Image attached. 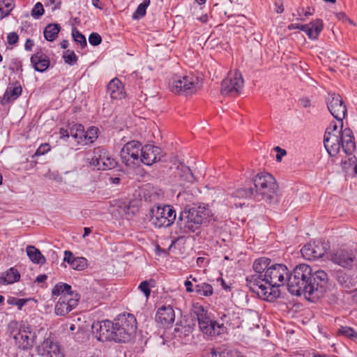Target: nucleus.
<instances>
[{
	"label": "nucleus",
	"instance_id": "f257e3e1",
	"mask_svg": "<svg viewBox=\"0 0 357 357\" xmlns=\"http://www.w3.org/2000/svg\"><path fill=\"white\" fill-rule=\"evenodd\" d=\"M252 268L255 274L245 279L250 290L269 301L279 297L278 288L287 282L289 275L287 267L282 264H271L269 258L260 257L253 262Z\"/></svg>",
	"mask_w": 357,
	"mask_h": 357
},
{
	"label": "nucleus",
	"instance_id": "f03ea898",
	"mask_svg": "<svg viewBox=\"0 0 357 357\" xmlns=\"http://www.w3.org/2000/svg\"><path fill=\"white\" fill-rule=\"evenodd\" d=\"M328 281V275L324 271L301 264L289 273L287 287L292 295H303L307 301L315 303L326 294Z\"/></svg>",
	"mask_w": 357,
	"mask_h": 357
},
{
	"label": "nucleus",
	"instance_id": "7ed1b4c3",
	"mask_svg": "<svg viewBox=\"0 0 357 357\" xmlns=\"http://www.w3.org/2000/svg\"><path fill=\"white\" fill-rule=\"evenodd\" d=\"M143 197L145 202L155 203L145 214V221L158 228L169 227L174 222L176 217V211L171 205L161 206L157 204L156 202L160 199V195L153 189H144Z\"/></svg>",
	"mask_w": 357,
	"mask_h": 357
},
{
	"label": "nucleus",
	"instance_id": "20e7f679",
	"mask_svg": "<svg viewBox=\"0 0 357 357\" xmlns=\"http://www.w3.org/2000/svg\"><path fill=\"white\" fill-rule=\"evenodd\" d=\"M211 216V211L206 206H186L179 213L176 224L183 234L195 232Z\"/></svg>",
	"mask_w": 357,
	"mask_h": 357
},
{
	"label": "nucleus",
	"instance_id": "39448f33",
	"mask_svg": "<svg viewBox=\"0 0 357 357\" xmlns=\"http://www.w3.org/2000/svg\"><path fill=\"white\" fill-rule=\"evenodd\" d=\"M251 182L254 188V199L264 200L268 203L277 201L278 184L272 175L268 173L257 174Z\"/></svg>",
	"mask_w": 357,
	"mask_h": 357
},
{
	"label": "nucleus",
	"instance_id": "423d86ee",
	"mask_svg": "<svg viewBox=\"0 0 357 357\" xmlns=\"http://www.w3.org/2000/svg\"><path fill=\"white\" fill-rule=\"evenodd\" d=\"M114 341L126 343L131 341L136 333L137 321L130 314H120L114 321Z\"/></svg>",
	"mask_w": 357,
	"mask_h": 357
},
{
	"label": "nucleus",
	"instance_id": "0eeeda50",
	"mask_svg": "<svg viewBox=\"0 0 357 357\" xmlns=\"http://www.w3.org/2000/svg\"><path fill=\"white\" fill-rule=\"evenodd\" d=\"M199 77L194 75L176 76L169 82V88L174 93L185 96L195 93L199 89Z\"/></svg>",
	"mask_w": 357,
	"mask_h": 357
},
{
	"label": "nucleus",
	"instance_id": "6e6552de",
	"mask_svg": "<svg viewBox=\"0 0 357 357\" xmlns=\"http://www.w3.org/2000/svg\"><path fill=\"white\" fill-rule=\"evenodd\" d=\"M196 313L199 327L204 334L215 336L223 333L225 330L224 324H219L216 321L212 320L202 306L197 309Z\"/></svg>",
	"mask_w": 357,
	"mask_h": 357
},
{
	"label": "nucleus",
	"instance_id": "1a4fd4ad",
	"mask_svg": "<svg viewBox=\"0 0 357 357\" xmlns=\"http://www.w3.org/2000/svg\"><path fill=\"white\" fill-rule=\"evenodd\" d=\"M17 347L22 350H28L33 347L36 335L31 327L24 324H20L16 331L11 332Z\"/></svg>",
	"mask_w": 357,
	"mask_h": 357
},
{
	"label": "nucleus",
	"instance_id": "9d476101",
	"mask_svg": "<svg viewBox=\"0 0 357 357\" xmlns=\"http://www.w3.org/2000/svg\"><path fill=\"white\" fill-rule=\"evenodd\" d=\"M243 85L244 80L241 73L238 70L230 71L222 82L221 93L223 96H236L239 94Z\"/></svg>",
	"mask_w": 357,
	"mask_h": 357
},
{
	"label": "nucleus",
	"instance_id": "9b49d317",
	"mask_svg": "<svg viewBox=\"0 0 357 357\" xmlns=\"http://www.w3.org/2000/svg\"><path fill=\"white\" fill-rule=\"evenodd\" d=\"M93 155L87 158L91 165L98 170L112 169L116 167L117 162L112 158L107 151L102 147H96L93 149Z\"/></svg>",
	"mask_w": 357,
	"mask_h": 357
},
{
	"label": "nucleus",
	"instance_id": "f8f14e48",
	"mask_svg": "<svg viewBox=\"0 0 357 357\" xmlns=\"http://www.w3.org/2000/svg\"><path fill=\"white\" fill-rule=\"evenodd\" d=\"M142 144L138 141H130L126 143L121 149L120 157L122 162L128 167L139 165Z\"/></svg>",
	"mask_w": 357,
	"mask_h": 357
},
{
	"label": "nucleus",
	"instance_id": "ddd939ff",
	"mask_svg": "<svg viewBox=\"0 0 357 357\" xmlns=\"http://www.w3.org/2000/svg\"><path fill=\"white\" fill-rule=\"evenodd\" d=\"M93 335L101 342L114 341V321L103 320L95 321L91 326Z\"/></svg>",
	"mask_w": 357,
	"mask_h": 357
},
{
	"label": "nucleus",
	"instance_id": "4468645a",
	"mask_svg": "<svg viewBox=\"0 0 357 357\" xmlns=\"http://www.w3.org/2000/svg\"><path fill=\"white\" fill-rule=\"evenodd\" d=\"M327 106L331 114L342 124V120L347 114V107L339 94L331 93L327 100ZM342 128V125H341Z\"/></svg>",
	"mask_w": 357,
	"mask_h": 357
},
{
	"label": "nucleus",
	"instance_id": "2eb2a0df",
	"mask_svg": "<svg viewBox=\"0 0 357 357\" xmlns=\"http://www.w3.org/2000/svg\"><path fill=\"white\" fill-rule=\"evenodd\" d=\"M329 249V246L321 241H314L305 244L301 252L302 256L307 260H314L324 255Z\"/></svg>",
	"mask_w": 357,
	"mask_h": 357
},
{
	"label": "nucleus",
	"instance_id": "dca6fc26",
	"mask_svg": "<svg viewBox=\"0 0 357 357\" xmlns=\"http://www.w3.org/2000/svg\"><path fill=\"white\" fill-rule=\"evenodd\" d=\"M162 149L153 144H146L142 146L140 162L146 165H151L153 163L160 161L163 157Z\"/></svg>",
	"mask_w": 357,
	"mask_h": 357
},
{
	"label": "nucleus",
	"instance_id": "f3484780",
	"mask_svg": "<svg viewBox=\"0 0 357 357\" xmlns=\"http://www.w3.org/2000/svg\"><path fill=\"white\" fill-rule=\"evenodd\" d=\"M331 127H328L326 130L324 137V144L328 153L332 156H335L341 148L340 131L337 133H332Z\"/></svg>",
	"mask_w": 357,
	"mask_h": 357
},
{
	"label": "nucleus",
	"instance_id": "a211bd4d",
	"mask_svg": "<svg viewBox=\"0 0 357 357\" xmlns=\"http://www.w3.org/2000/svg\"><path fill=\"white\" fill-rule=\"evenodd\" d=\"M324 28L322 20L317 19L308 24H291L288 26L289 30L298 29L305 31L309 38L315 40Z\"/></svg>",
	"mask_w": 357,
	"mask_h": 357
},
{
	"label": "nucleus",
	"instance_id": "6ab92c4d",
	"mask_svg": "<svg viewBox=\"0 0 357 357\" xmlns=\"http://www.w3.org/2000/svg\"><path fill=\"white\" fill-rule=\"evenodd\" d=\"M331 260L344 268H351L356 261V255L352 250H338L331 255Z\"/></svg>",
	"mask_w": 357,
	"mask_h": 357
},
{
	"label": "nucleus",
	"instance_id": "aec40b11",
	"mask_svg": "<svg viewBox=\"0 0 357 357\" xmlns=\"http://www.w3.org/2000/svg\"><path fill=\"white\" fill-rule=\"evenodd\" d=\"M79 300V295H73L72 297H68V296L60 297L55 306V313L60 316L67 314L77 305Z\"/></svg>",
	"mask_w": 357,
	"mask_h": 357
},
{
	"label": "nucleus",
	"instance_id": "412c9836",
	"mask_svg": "<svg viewBox=\"0 0 357 357\" xmlns=\"http://www.w3.org/2000/svg\"><path fill=\"white\" fill-rule=\"evenodd\" d=\"M174 174L176 181L181 186H185L188 183H192L195 180L190 167L183 163H180L177 166Z\"/></svg>",
	"mask_w": 357,
	"mask_h": 357
},
{
	"label": "nucleus",
	"instance_id": "4be33fe9",
	"mask_svg": "<svg viewBox=\"0 0 357 357\" xmlns=\"http://www.w3.org/2000/svg\"><path fill=\"white\" fill-rule=\"evenodd\" d=\"M341 147L344 152L351 155L356 149V143L352 131L349 128H345L340 131Z\"/></svg>",
	"mask_w": 357,
	"mask_h": 357
},
{
	"label": "nucleus",
	"instance_id": "5701e85b",
	"mask_svg": "<svg viewBox=\"0 0 357 357\" xmlns=\"http://www.w3.org/2000/svg\"><path fill=\"white\" fill-rule=\"evenodd\" d=\"M175 314L173 308L170 306H162L160 307L155 315V320L163 326H167L174 322Z\"/></svg>",
	"mask_w": 357,
	"mask_h": 357
},
{
	"label": "nucleus",
	"instance_id": "b1692460",
	"mask_svg": "<svg viewBox=\"0 0 357 357\" xmlns=\"http://www.w3.org/2000/svg\"><path fill=\"white\" fill-rule=\"evenodd\" d=\"M31 62L34 69L41 73L45 71L50 64L48 56L42 52H38L33 54L31 57Z\"/></svg>",
	"mask_w": 357,
	"mask_h": 357
},
{
	"label": "nucleus",
	"instance_id": "393cba45",
	"mask_svg": "<svg viewBox=\"0 0 357 357\" xmlns=\"http://www.w3.org/2000/svg\"><path fill=\"white\" fill-rule=\"evenodd\" d=\"M107 91L112 99L119 100L125 96L123 86L117 78H114L109 82L107 85Z\"/></svg>",
	"mask_w": 357,
	"mask_h": 357
},
{
	"label": "nucleus",
	"instance_id": "a878e982",
	"mask_svg": "<svg viewBox=\"0 0 357 357\" xmlns=\"http://www.w3.org/2000/svg\"><path fill=\"white\" fill-rule=\"evenodd\" d=\"M22 89L20 84L8 86L1 99L2 104L9 103L16 100L22 93Z\"/></svg>",
	"mask_w": 357,
	"mask_h": 357
},
{
	"label": "nucleus",
	"instance_id": "bb28decb",
	"mask_svg": "<svg viewBox=\"0 0 357 357\" xmlns=\"http://www.w3.org/2000/svg\"><path fill=\"white\" fill-rule=\"evenodd\" d=\"M52 296L63 297L68 296V297H72L73 295H78L77 293L74 292L71 289V286L63 282L57 283L52 290Z\"/></svg>",
	"mask_w": 357,
	"mask_h": 357
},
{
	"label": "nucleus",
	"instance_id": "cd10ccee",
	"mask_svg": "<svg viewBox=\"0 0 357 357\" xmlns=\"http://www.w3.org/2000/svg\"><path fill=\"white\" fill-rule=\"evenodd\" d=\"M337 280L347 290H351L356 287V281L345 273L340 271L337 273Z\"/></svg>",
	"mask_w": 357,
	"mask_h": 357
},
{
	"label": "nucleus",
	"instance_id": "c85d7f7f",
	"mask_svg": "<svg viewBox=\"0 0 357 357\" xmlns=\"http://www.w3.org/2000/svg\"><path fill=\"white\" fill-rule=\"evenodd\" d=\"M20 278V275L17 270L14 268H10L0 276V283L3 284H12L18 281Z\"/></svg>",
	"mask_w": 357,
	"mask_h": 357
},
{
	"label": "nucleus",
	"instance_id": "c756f323",
	"mask_svg": "<svg viewBox=\"0 0 357 357\" xmlns=\"http://www.w3.org/2000/svg\"><path fill=\"white\" fill-rule=\"evenodd\" d=\"M26 253L31 261L35 264H44L46 261L45 257L41 254L40 251L34 246H27Z\"/></svg>",
	"mask_w": 357,
	"mask_h": 357
},
{
	"label": "nucleus",
	"instance_id": "7c9ffc66",
	"mask_svg": "<svg viewBox=\"0 0 357 357\" xmlns=\"http://www.w3.org/2000/svg\"><path fill=\"white\" fill-rule=\"evenodd\" d=\"M61 26L58 24H50L44 30L45 38L48 41L54 40L58 36V33L60 31Z\"/></svg>",
	"mask_w": 357,
	"mask_h": 357
},
{
	"label": "nucleus",
	"instance_id": "2f4dec72",
	"mask_svg": "<svg viewBox=\"0 0 357 357\" xmlns=\"http://www.w3.org/2000/svg\"><path fill=\"white\" fill-rule=\"evenodd\" d=\"M233 195L236 198H252L254 199V188L250 181L248 186L236 190Z\"/></svg>",
	"mask_w": 357,
	"mask_h": 357
},
{
	"label": "nucleus",
	"instance_id": "473e14b6",
	"mask_svg": "<svg viewBox=\"0 0 357 357\" xmlns=\"http://www.w3.org/2000/svg\"><path fill=\"white\" fill-rule=\"evenodd\" d=\"M195 291L199 296L208 297L213 294V289L211 284L201 282L195 284Z\"/></svg>",
	"mask_w": 357,
	"mask_h": 357
},
{
	"label": "nucleus",
	"instance_id": "72a5a7b5",
	"mask_svg": "<svg viewBox=\"0 0 357 357\" xmlns=\"http://www.w3.org/2000/svg\"><path fill=\"white\" fill-rule=\"evenodd\" d=\"M58 346L56 343L53 342L50 339H46L43 341L41 346L38 347V351L40 355L47 357L49 355V351L53 350L54 347Z\"/></svg>",
	"mask_w": 357,
	"mask_h": 357
},
{
	"label": "nucleus",
	"instance_id": "f704fd0d",
	"mask_svg": "<svg viewBox=\"0 0 357 357\" xmlns=\"http://www.w3.org/2000/svg\"><path fill=\"white\" fill-rule=\"evenodd\" d=\"M15 3L13 0H0V12L1 17L8 16L14 8Z\"/></svg>",
	"mask_w": 357,
	"mask_h": 357
},
{
	"label": "nucleus",
	"instance_id": "c9c22d12",
	"mask_svg": "<svg viewBox=\"0 0 357 357\" xmlns=\"http://www.w3.org/2000/svg\"><path fill=\"white\" fill-rule=\"evenodd\" d=\"M98 128L94 126L90 127L84 132V138L86 144H92L98 138Z\"/></svg>",
	"mask_w": 357,
	"mask_h": 357
},
{
	"label": "nucleus",
	"instance_id": "e433bc0d",
	"mask_svg": "<svg viewBox=\"0 0 357 357\" xmlns=\"http://www.w3.org/2000/svg\"><path fill=\"white\" fill-rule=\"evenodd\" d=\"M84 126L81 124L74 125L70 130V135L75 139L78 143L79 140L84 137Z\"/></svg>",
	"mask_w": 357,
	"mask_h": 357
},
{
	"label": "nucleus",
	"instance_id": "4c0bfd02",
	"mask_svg": "<svg viewBox=\"0 0 357 357\" xmlns=\"http://www.w3.org/2000/svg\"><path fill=\"white\" fill-rule=\"evenodd\" d=\"M150 3V0H144V1L137 6L136 10L132 15V18L139 19L145 16L146 8L149 6Z\"/></svg>",
	"mask_w": 357,
	"mask_h": 357
},
{
	"label": "nucleus",
	"instance_id": "58836bf2",
	"mask_svg": "<svg viewBox=\"0 0 357 357\" xmlns=\"http://www.w3.org/2000/svg\"><path fill=\"white\" fill-rule=\"evenodd\" d=\"M72 36L75 42L79 43L82 48L86 47L87 43L85 36L76 28L72 30Z\"/></svg>",
	"mask_w": 357,
	"mask_h": 357
},
{
	"label": "nucleus",
	"instance_id": "ea45409f",
	"mask_svg": "<svg viewBox=\"0 0 357 357\" xmlns=\"http://www.w3.org/2000/svg\"><path fill=\"white\" fill-rule=\"evenodd\" d=\"M338 333L353 340L357 339V333L352 328L348 326H341Z\"/></svg>",
	"mask_w": 357,
	"mask_h": 357
},
{
	"label": "nucleus",
	"instance_id": "a19ab883",
	"mask_svg": "<svg viewBox=\"0 0 357 357\" xmlns=\"http://www.w3.org/2000/svg\"><path fill=\"white\" fill-rule=\"evenodd\" d=\"M71 267L77 271H82L87 267V260L84 257H76Z\"/></svg>",
	"mask_w": 357,
	"mask_h": 357
},
{
	"label": "nucleus",
	"instance_id": "79ce46f5",
	"mask_svg": "<svg viewBox=\"0 0 357 357\" xmlns=\"http://www.w3.org/2000/svg\"><path fill=\"white\" fill-rule=\"evenodd\" d=\"M63 58L66 63L71 66L75 64L77 61V56L74 51L70 50L64 52Z\"/></svg>",
	"mask_w": 357,
	"mask_h": 357
},
{
	"label": "nucleus",
	"instance_id": "37998d69",
	"mask_svg": "<svg viewBox=\"0 0 357 357\" xmlns=\"http://www.w3.org/2000/svg\"><path fill=\"white\" fill-rule=\"evenodd\" d=\"M31 16L35 19H39L44 14L43 6L40 2L36 3L31 12Z\"/></svg>",
	"mask_w": 357,
	"mask_h": 357
},
{
	"label": "nucleus",
	"instance_id": "c03bdc74",
	"mask_svg": "<svg viewBox=\"0 0 357 357\" xmlns=\"http://www.w3.org/2000/svg\"><path fill=\"white\" fill-rule=\"evenodd\" d=\"M28 299L17 298L15 297H10L7 300V303L9 305H16L18 310H21L22 307L27 303Z\"/></svg>",
	"mask_w": 357,
	"mask_h": 357
},
{
	"label": "nucleus",
	"instance_id": "a18cd8bd",
	"mask_svg": "<svg viewBox=\"0 0 357 357\" xmlns=\"http://www.w3.org/2000/svg\"><path fill=\"white\" fill-rule=\"evenodd\" d=\"M50 150V146L49 144H47V143L43 144L38 148V149L36 150L35 153L32 155V158H34L39 155H43L45 154L46 153H47Z\"/></svg>",
	"mask_w": 357,
	"mask_h": 357
},
{
	"label": "nucleus",
	"instance_id": "49530a36",
	"mask_svg": "<svg viewBox=\"0 0 357 357\" xmlns=\"http://www.w3.org/2000/svg\"><path fill=\"white\" fill-rule=\"evenodd\" d=\"M89 41L91 45L97 46L101 43L102 38L98 33H92L89 35Z\"/></svg>",
	"mask_w": 357,
	"mask_h": 357
},
{
	"label": "nucleus",
	"instance_id": "de8ad7c7",
	"mask_svg": "<svg viewBox=\"0 0 357 357\" xmlns=\"http://www.w3.org/2000/svg\"><path fill=\"white\" fill-rule=\"evenodd\" d=\"M344 167L347 168V165H354V172L357 174V158L355 155H352L348 158V161L343 162Z\"/></svg>",
	"mask_w": 357,
	"mask_h": 357
},
{
	"label": "nucleus",
	"instance_id": "09e8293b",
	"mask_svg": "<svg viewBox=\"0 0 357 357\" xmlns=\"http://www.w3.org/2000/svg\"><path fill=\"white\" fill-rule=\"evenodd\" d=\"M138 288L144 294L146 298H148L151 294V289L149 287V283L148 281L145 280L142 282Z\"/></svg>",
	"mask_w": 357,
	"mask_h": 357
},
{
	"label": "nucleus",
	"instance_id": "8fccbe9b",
	"mask_svg": "<svg viewBox=\"0 0 357 357\" xmlns=\"http://www.w3.org/2000/svg\"><path fill=\"white\" fill-rule=\"evenodd\" d=\"M45 6H52V10H55L61 8V0H45Z\"/></svg>",
	"mask_w": 357,
	"mask_h": 357
},
{
	"label": "nucleus",
	"instance_id": "3c124183",
	"mask_svg": "<svg viewBox=\"0 0 357 357\" xmlns=\"http://www.w3.org/2000/svg\"><path fill=\"white\" fill-rule=\"evenodd\" d=\"M19 40V36L15 32H11L7 36V40L9 45H15Z\"/></svg>",
	"mask_w": 357,
	"mask_h": 357
},
{
	"label": "nucleus",
	"instance_id": "603ef678",
	"mask_svg": "<svg viewBox=\"0 0 357 357\" xmlns=\"http://www.w3.org/2000/svg\"><path fill=\"white\" fill-rule=\"evenodd\" d=\"M75 258L76 257H74L72 252L69 250H66L64 252L63 261L68 262L70 266L73 264V262L74 261Z\"/></svg>",
	"mask_w": 357,
	"mask_h": 357
},
{
	"label": "nucleus",
	"instance_id": "864d4df0",
	"mask_svg": "<svg viewBox=\"0 0 357 357\" xmlns=\"http://www.w3.org/2000/svg\"><path fill=\"white\" fill-rule=\"evenodd\" d=\"M275 151L277 152L276 155V160L281 161L282 156H284L287 154V151L284 149H282L280 146H276L274 148Z\"/></svg>",
	"mask_w": 357,
	"mask_h": 357
},
{
	"label": "nucleus",
	"instance_id": "5fc2aeb1",
	"mask_svg": "<svg viewBox=\"0 0 357 357\" xmlns=\"http://www.w3.org/2000/svg\"><path fill=\"white\" fill-rule=\"evenodd\" d=\"M126 213L128 215H134L137 211V207L135 206L132 203L125 206Z\"/></svg>",
	"mask_w": 357,
	"mask_h": 357
},
{
	"label": "nucleus",
	"instance_id": "6e6d98bb",
	"mask_svg": "<svg viewBox=\"0 0 357 357\" xmlns=\"http://www.w3.org/2000/svg\"><path fill=\"white\" fill-rule=\"evenodd\" d=\"M184 284L186 287V291L188 292H193L195 291V287H193V284L191 281L187 280L185 281Z\"/></svg>",
	"mask_w": 357,
	"mask_h": 357
},
{
	"label": "nucleus",
	"instance_id": "4d7b16f0",
	"mask_svg": "<svg viewBox=\"0 0 357 357\" xmlns=\"http://www.w3.org/2000/svg\"><path fill=\"white\" fill-rule=\"evenodd\" d=\"M209 357H226V353L217 352L215 350L211 349Z\"/></svg>",
	"mask_w": 357,
	"mask_h": 357
},
{
	"label": "nucleus",
	"instance_id": "13d9d810",
	"mask_svg": "<svg viewBox=\"0 0 357 357\" xmlns=\"http://www.w3.org/2000/svg\"><path fill=\"white\" fill-rule=\"evenodd\" d=\"M34 45L33 40L28 38L26 39L25 44H24V49L27 51L31 50L33 46Z\"/></svg>",
	"mask_w": 357,
	"mask_h": 357
},
{
	"label": "nucleus",
	"instance_id": "bf43d9fd",
	"mask_svg": "<svg viewBox=\"0 0 357 357\" xmlns=\"http://www.w3.org/2000/svg\"><path fill=\"white\" fill-rule=\"evenodd\" d=\"M338 20H348L351 24H353V22L350 20L346 15V14L343 12L337 13L335 14Z\"/></svg>",
	"mask_w": 357,
	"mask_h": 357
},
{
	"label": "nucleus",
	"instance_id": "052dcab7",
	"mask_svg": "<svg viewBox=\"0 0 357 357\" xmlns=\"http://www.w3.org/2000/svg\"><path fill=\"white\" fill-rule=\"evenodd\" d=\"M60 135H61V138L65 139V138L69 137L70 132L68 131V130L61 128L60 129Z\"/></svg>",
	"mask_w": 357,
	"mask_h": 357
},
{
	"label": "nucleus",
	"instance_id": "680f3d73",
	"mask_svg": "<svg viewBox=\"0 0 357 357\" xmlns=\"http://www.w3.org/2000/svg\"><path fill=\"white\" fill-rule=\"evenodd\" d=\"M275 6L276 7L275 11L278 13H282L284 10L283 5L282 3H279L278 2L275 3Z\"/></svg>",
	"mask_w": 357,
	"mask_h": 357
},
{
	"label": "nucleus",
	"instance_id": "e2e57ef3",
	"mask_svg": "<svg viewBox=\"0 0 357 357\" xmlns=\"http://www.w3.org/2000/svg\"><path fill=\"white\" fill-rule=\"evenodd\" d=\"M187 196H192V195L189 194L187 191H183L178 193V197L181 199H185Z\"/></svg>",
	"mask_w": 357,
	"mask_h": 357
},
{
	"label": "nucleus",
	"instance_id": "0e129e2a",
	"mask_svg": "<svg viewBox=\"0 0 357 357\" xmlns=\"http://www.w3.org/2000/svg\"><path fill=\"white\" fill-rule=\"evenodd\" d=\"M47 276L46 275H45V274L40 275L36 278V282L38 283H41V282H45L47 280Z\"/></svg>",
	"mask_w": 357,
	"mask_h": 357
},
{
	"label": "nucleus",
	"instance_id": "69168bd1",
	"mask_svg": "<svg viewBox=\"0 0 357 357\" xmlns=\"http://www.w3.org/2000/svg\"><path fill=\"white\" fill-rule=\"evenodd\" d=\"M92 5L99 9H102V3L100 0H91Z\"/></svg>",
	"mask_w": 357,
	"mask_h": 357
},
{
	"label": "nucleus",
	"instance_id": "338daca9",
	"mask_svg": "<svg viewBox=\"0 0 357 357\" xmlns=\"http://www.w3.org/2000/svg\"><path fill=\"white\" fill-rule=\"evenodd\" d=\"M301 102L304 107H308L310 106V100L307 98L301 99Z\"/></svg>",
	"mask_w": 357,
	"mask_h": 357
},
{
	"label": "nucleus",
	"instance_id": "774afa93",
	"mask_svg": "<svg viewBox=\"0 0 357 357\" xmlns=\"http://www.w3.org/2000/svg\"><path fill=\"white\" fill-rule=\"evenodd\" d=\"M109 181L113 184H119L120 183L121 178L119 177H110Z\"/></svg>",
	"mask_w": 357,
	"mask_h": 357
}]
</instances>
